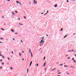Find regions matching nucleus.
I'll return each instance as SVG.
<instances>
[{"instance_id":"obj_13","label":"nucleus","mask_w":76,"mask_h":76,"mask_svg":"<svg viewBox=\"0 0 76 76\" xmlns=\"http://www.w3.org/2000/svg\"><path fill=\"white\" fill-rule=\"evenodd\" d=\"M1 30H2V31H4V29L3 28H1Z\"/></svg>"},{"instance_id":"obj_33","label":"nucleus","mask_w":76,"mask_h":76,"mask_svg":"<svg viewBox=\"0 0 76 76\" xmlns=\"http://www.w3.org/2000/svg\"><path fill=\"white\" fill-rule=\"evenodd\" d=\"M12 39H13V41H15V38H13Z\"/></svg>"},{"instance_id":"obj_37","label":"nucleus","mask_w":76,"mask_h":76,"mask_svg":"<svg viewBox=\"0 0 76 76\" xmlns=\"http://www.w3.org/2000/svg\"><path fill=\"white\" fill-rule=\"evenodd\" d=\"M41 14L42 15L43 14H44V12L41 13Z\"/></svg>"},{"instance_id":"obj_64","label":"nucleus","mask_w":76,"mask_h":76,"mask_svg":"<svg viewBox=\"0 0 76 76\" xmlns=\"http://www.w3.org/2000/svg\"><path fill=\"white\" fill-rule=\"evenodd\" d=\"M7 51H8V49H7Z\"/></svg>"},{"instance_id":"obj_16","label":"nucleus","mask_w":76,"mask_h":76,"mask_svg":"<svg viewBox=\"0 0 76 76\" xmlns=\"http://www.w3.org/2000/svg\"><path fill=\"white\" fill-rule=\"evenodd\" d=\"M10 69H11V70H13V68H12V67H11L10 68Z\"/></svg>"},{"instance_id":"obj_18","label":"nucleus","mask_w":76,"mask_h":76,"mask_svg":"<svg viewBox=\"0 0 76 76\" xmlns=\"http://www.w3.org/2000/svg\"><path fill=\"white\" fill-rule=\"evenodd\" d=\"M19 25H23V24H22L19 23Z\"/></svg>"},{"instance_id":"obj_36","label":"nucleus","mask_w":76,"mask_h":76,"mask_svg":"<svg viewBox=\"0 0 76 76\" xmlns=\"http://www.w3.org/2000/svg\"><path fill=\"white\" fill-rule=\"evenodd\" d=\"M7 58L9 60H10V59L9 58Z\"/></svg>"},{"instance_id":"obj_1","label":"nucleus","mask_w":76,"mask_h":76,"mask_svg":"<svg viewBox=\"0 0 76 76\" xmlns=\"http://www.w3.org/2000/svg\"><path fill=\"white\" fill-rule=\"evenodd\" d=\"M39 43V44H41L42 43V45H43L44 44V41H43L42 40H41L40 42Z\"/></svg>"},{"instance_id":"obj_44","label":"nucleus","mask_w":76,"mask_h":76,"mask_svg":"<svg viewBox=\"0 0 76 76\" xmlns=\"http://www.w3.org/2000/svg\"><path fill=\"white\" fill-rule=\"evenodd\" d=\"M0 69H2V67H1V66L0 67Z\"/></svg>"},{"instance_id":"obj_55","label":"nucleus","mask_w":76,"mask_h":76,"mask_svg":"<svg viewBox=\"0 0 76 76\" xmlns=\"http://www.w3.org/2000/svg\"><path fill=\"white\" fill-rule=\"evenodd\" d=\"M0 43H3V42H2L1 41H0Z\"/></svg>"},{"instance_id":"obj_57","label":"nucleus","mask_w":76,"mask_h":76,"mask_svg":"<svg viewBox=\"0 0 76 76\" xmlns=\"http://www.w3.org/2000/svg\"><path fill=\"white\" fill-rule=\"evenodd\" d=\"M2 18H4V16H2Z\"/></svg>"},{"instance_id":"obj_29","label":"nucleus","mask_w":76,"mask_h":76,"mask_svg":"<svg viewBox=\"0 0 76 76\" xmlns=\"http://www.w3.org/2000/svg\"><path fill=\"white\" fill-rule=\"evenodd\" d=\"M45 58V57H44L43 58V60H44Z\"/></svg>"},{"instance_id":"obj_56","label":"nucleus","mask_w":76,"mask_h":76,"mask_svg":"<svg viewBox=\"0 0 76 76\" xmlns=\"http://www.w3.org/2000/svg\"><path fill=\"white\" fill-rule=\"evenodd\" d=\"M15 34H18L17 33H15Z\"/></svg>"},{"instance_id":"obj_9","label":"nucleus","mask_w":76,"mask_h":76,"mask_svg":"<svg viewBox=\"0 0 76 76\" xmlns=\"http://www.w3.org/2000/svg\"><path fill=\"white\" fill-rule=\"evenodd\" d=\"M3 56V55H1V52H0V56Z\"/></svg>"},{"instance_id":"obj_14","label":"nucleus","mask_w":76,"mask_h":76,"mask_svg":"<svg viewBox=\"0 0 76 76\" xmlns=\"http://www.w3.org/2000/svg\"><path fill=\"white\" fill-rule=\"evenodd\" d=\"M56 68H54L53 69V70H52V71H53V70H56Z\"/></svg>"},{"instance_id":"obj_53","label":"nucleus","mask_w":76,"mask_h":76,"mask_svg":"<svg viewBox=\"0 0 76 76\" xmlns=\"http://www.w3.org/2000/svg\"><path fill=\"white\" fill-rule=\"evenodd\" d=\"M67 74L68 75H69V73L67 72Z\"/></svg>"},{"instance_id":"obj_26","label":"nucleus","mask_w":76,"mask_h":76,"mask_svg":"<svg viewBox=\"0 0 76 76\" xmlns=\"http://www.w3.org/2000/svg\"><path fill=\"white\" fill-rule=\"evenodd\" d=\"M24 19H26V17L24 16Z\"/></svg>"},{"instance_id":"obj_10","label":"nucleus","mask_w":76,"mask_h":76,"mask_svg":"<svg viewBox=\"0 0 76 76\" xmlns=\"http://www.w3.org/2000/svg\"><path fill=\"white\" fill-rule=\"evenodd\" d=\"M45 64H46V63L45 62L44 63V64H43V66L44 67V66H45Z\"/></svg>"},{"instance_id":"obj_7","label":"nucleus","mask_w":76,"mask_h":76,"mask_svg":"<svg viewBox=\"0 0 76 76\" xmlns=\"http://www.w3.org/2000/svg\"><path fill=\"white\" fill-rule=\"evenodd\" d=\"M57 4H55L54 6V7H57Z\"/></svg>"},{"instance_id":"obj_22","label":"nucleus","mask_w":76,"mask_h":76,"mask_svg":"<svg viewBox=\"0 0 76 76\" xmlns=\"http://www.w3.org/2000/svg\"><path fill=\"white\" fill-rule=\"evenodd\" d=\"M11 53H12V54H13V51H11Z\"/></svg>"},{"instance_id":"obj_54","label":"nucleus","mask_w":76,"mask_h":76,"mask_svg":"<svg viewBox=\"0 0 76 76\" xmlns=\"http://www.w3.org/2000/svg\"><path fill=\"white\" fill-rule=\"evenodd\" d=\"M7 64L8 65H9V63H7Z\"/></svg>"},{"instance_id":"obj_47","label":"nucleus","mask_w":76,"mask_h":76,"mask_svg":"<svg viewBox=\"0 0 76 76\" xmlns=\"http://www.w3.org/2000/svg\"><path fill=\"white\" fill-rule=\"evenodd\" d=\"M72 51H74V50H71Z\"/></svg>"},{"instance_id":"obj_30","label":"nucleus","mask_w":76,"mask_h":76,"mask_svg":"<svg viewBox=\"0 0 76 76\" xmlns=\"http://www.w3.org/2000/svg\"><path fill=\"white\" fill-rule=\"evenodd\" d=\"M73 62H74V63H76V61H75V60H74Z\"/></svg>"},{"instance_id":"obj_49","label":"nucleus","mask_w":76,"mask_h":76,"mask_svg":"<svg viewBox=\"0 0 76 76\" xmlns=\"http://www.w3.org/2000/svg\"><path fill=\"white\" fill-rule=\"evenodd\" d=\"M75 56L76 57V53L75 55Z\"/></svg>"},{"instance_id":"obj_46","label":"nucleus","mask_w":76,"mask_h":76,"mask_svg":"<svg viewBox=\"0 0 76 76\" xmlns=\"http://www.w3.org/2000/svg\"><path fill=\"white\" fill-rule=\"evenodd\" d=\"M21 42H23L22 40H21Z\"/></svg>"},{"instance_id":"obj_42","label":"nucleus","mask_w":76,"mask_h":76,"mask_svg":"<svg viewBox=\"0 0 76 76\" xmlns=\"http://www.w3.org/2000/svg\"><path fill=\"white\" fill-rule=\"evenodd\" d=\"M22 60H23V61L24 60V59L23 58L22 59Z\"/></svg>"},{"instance_id":"obj_38","label":"nucleus","mask_w":76,"mask_h":76,"mask_svg":"<svg viewBox=\"0 0 76 76\" xmlns=\"http://www.w3.org/2000/svg\"><path fill=\"white\" fill-rule=\"evenodd\" d=\"M72 60H74V58H72Z\"/></svg>"},{"instance_id":"obj_12","label":"nucleus","mask_w":76,"mask_h":76,"mask_svg":"<svg viewBox=\"0 0 76 76\" xmlns=\"http://www.w3.org/2000/svg\"><path fill=\"white\" fill-rule=\"evenodd\" d=\"M67 35H66L65 36H64V38H66L67 37Z\"/></svg>"},{"instance_id":"obj_43","label":"nucleus","mask_w":76,"mask_h":76,"mask_svg":"<svg viewBox=\"0 0 76 76\" xmlns=\"http://www.w3.org/2000/svg\"><path fill=\"white\" fill-rule=\"evenodd\" d=\"M66 2H69V1H68V0H66Z\"/></svg>"},{"instance_id":"obj_62","label":"nucleus","mask_w":76,"mask_h":76,"mask_svg":"<svg viewBox=\"0 0 76 76\" xmlns=\"http://www.w3.org/2000/svg\"><path fill=\"white\" fill-rule=\"evenodd\" d=\"M57 76H60V75H58Z\"/></svg>"},{"instance_id":"obj_45","label":"nucleus","mask_w":76,"mask_h":76,"mask_svg":"<svg viewBox=\"0 0 76 76\" xmlns=\"http://www.w3.org/2000/svg\"><path fill=\"white\" fill-rule=\"evenodd\" d=\"M46 14H47V13H45V14H44V15H45H45H46Z\"/></svg>"},{"instance_id":"obj_25","label":"nucleus","mask_w":76,"mask_h":76,"mask_svg":"<svg viewBox=\"0 0 76 76\" xmlns=\"http://www.w3.org/2000/svg\"><path fill=\"white\" fill-rule=\"evenodd\" d=\"M2 65H4V62H2Z\"/></svg>"},{"instance_id":"obj_50","label":"nucleus","mask_w":76,"mask_h":76,"mask_svg":"<svg viewBox=\"0 0 76 76\" xmlns=\"http://www.w3.org/2000/svg\"><path fill=\"white\" fill-rule=\"evenodd\" d=\"M0 61H2V60L1 59V60H0Z\"/></svg>"},{"instance_id":"obj_40","label":"nucleus","mask_w":76,"mask_h":76,"mask_svg":"<svg viewBox=\"0 0 76 76\" xmlns=\"http://www.w3.org/2000/svg\"><path fill=\"white\" fill-rule=\"evenodd\" d=\"M2 57H3L4 58V57L3 56H2Z\"/></svg>"},{"instance_id":"obj_8","label":"nucleus","mask_w":76,"mask_h":76,"mask_svg":"<svg viewBox=\"0 0 76 76\" xmlns=\"http://www.w3.org/2000/svg\"><path fill=\"white\" fill-rule=\"evenodd\" d=\"M12 15H15V14L14 13V12H12Z\"/></svg>"},{"instance_id":"obj_34","label":"nucleus","mask_w":76,"mask_h":76,"mask_svg":"<svg viewBox=\"0 0 76 76\" xmlns=\"http://www.w3.org/2000/svg\"><path fill=\"white\" fill-rule=\"evenodd\" d=\"M15 13H18V11H15Z\"/></svg>"},{"instance_id":"obj_17","label":"nucleus","mask_w":76,"mask_h":76,"mask_svg":"<svg viewBox=\"0 0 76 76\" xmlns=\"http://www.w3.org/2000/svg\"><path fill=\"white\" fill-rule=\"evenodd\" d=\"M28 71H29V70L28 69V68L27 69V73L28 72Z\"/></svg>"},{"instance_id":"obj_32","label":"nucleus","mask_w":76,"mask_h":76,"mask_svg":"<svg viewBox=\"0 0 76 76\" xmlns=\"http://www.w3.org/2000/svg\"><path fill=\"white\" fill-rule=\"evenodd\" d=\"M60 31H63V29H61Z\"/></svg>"},{"instance_id":"obj_61","label":"nucleus","mask_w":76,"mask_h":76,"mask_svg":"<svg viewBox=\"0 0 76 76\" xmlns=\"http://www.w3.org/2000/svg\"><path fill=\"white\" fill-rule=\"evenodd\" d=\"M46 36H47V37H48V35H46Z\"/></svg>"},{"instance_id":"obj_48","label":"nucleus","mask_w":76,"mask_h":76,"mask_svg":"<svg viewBox=\"0 0 76 76\" xmlns=\"http://www.w3.org/2000/svg\"><path fill=\"white\" fill-rule=\"evenodd\" d=\"M22 53H24V51H22Z\"/></svg>"},{"instance_id":"obj_5","label":"nucleus","mask_w":76,"mask_h":76,"mask_svg":"<svg viewBox=\"0 0 76 76\" xmlns=\"http://www.w3.org/2000/svg\"><path fill=\"white\" fill-rule=\"evenodd\" d=\"M11 31H12V32H15V31H14V30H13V29H11Z\"/></svg>"},{"instance_id":"obj_15","label":"nucleus","mask_w":76,"mask_h":76,"mask_svg":"<svg viewBox=\"0 0 76 76\" xmlns=\"http://www.w3.org/2000/svg\"><path fill=\"white\" fill-rule=\"evenodd\" d=\"M19 55H20V56H22V55L21 54V53H19Z\"/></svg>"},{"instance_id":"obj_41","label":"nucleus","mask_w":76,"mask_h":76,"mask_svg":"<svg viewBox=\"0 0 76 76\" xmlns=\"http://www.w3.org/2000/svg\"><path fill=\"white\" fill-rule=\"evenodd\" d=\"M7 1H10V0H7Z\"/></svg>"},{"instance_id":"obj_27","label":"nucleus","mask_w":76,"mask_h":76,"mask_svg":"<svg viewBox=\"0 0 76 76\" xmlns=\"http://www.w3.org/2000/svg\"><path fill=\"white\" fill-rule=\"evenodd\" d=\"M0 39H3V38H0Z\"/></svg>"},{"instance_id":"obj_21","label":"nucleus","mask_w":76,"mask_h":76,"mask_svg":"<svg viewBox=\"0 0 76 76\" xmlns=\"http://www.w3.org/2000/svg\"><path fill=\"white\" fill-rule=\"evenodd\" d=\"M48 12H49V11L48 10H47V12L46 13H48Z\"/></svg>"},{"instance_id":"obj_23","label":"nucleus","mask_w":76,"mask_h":76,"mask_svg":"<svg viewBox=\"0 0 76 76\" xmlns=\"http://www.w3.org/2000/svg\"><path fill=\"white\" fill-rule=\"evenodd\" d=\"M71 68H74V66H70Z\"/></svg>"},{"instance_id":"obj_20","label":"nucleus","mask_w":76,"mask_h":76,"mask_svg":"<svg viewBox=\"0 0 76 76\" xmlns=\"http://www.w3.org/2000/svg\"><path fill=\"white\" fill-rule=\"evenodd\" d=\"M64 67H67V66L66 65H64Z\"/></svg>"},{"instance_id":"obj_52","label":"nucleus","mask_w":76,"mask_h":76,"mask_svg":"<svg viewBox=\"0 0 76 76\" xmlns=\"http://www.w3.org/2000/svg\"><path fill=\"white\" fill-rule=\"evenodd\" d=\"M60 73H61V72H58V74H60Z\"/></svg>"},{"instance_id":"obj_51","label":"nucleus","mask_w":76,"mask_h":76,"mask_svg":"<svg viewBox=\"0 0 76 76\" xmlns=\"http://www.w3.org/2000/svg\"><path fill=\"white\" fill-rule=\"evenodd\" d=\"M41 50V48H40L39 50V51H40Z\"/></svg>"},{"instance_id":"obj_59","label":"nucleus","mask_w":76,"mask_h":76,"mask_svg":"<svg viewBox=\"0 0 76 76\" xmlns=\"http://www.w3.org/2000/svg\"><path fill=\"white\" fill-rule=\"evenodd\" d=\"M67 56H68V55H66V56H65V57H67Z\"/></svg>"},{"instance_id":"obj_35","label":"nucleus","mask_w":76,"mask_h":76,"mask_svg":"<svg viewBox=\"0 0 76 76\" xmlns=\"http://www.w3.org/2000/svg\"><path fill=\"white\" fill-rule=\"evenodd\" d=\"M36 65L38 67V64H36Z\"/></svg>"},{"instance_id":"obj_63","label":"nucleus","mask_w":76,"mask_h":76,"mask_svg":"<svg viewBox=\"0 0 76 76\" xmlns=\"http://www.w3.org/2000/svg\"><path fill=\"white\" fill-rule=\"evenodd\" d=\"M59 70H58L57 72H59Z\"/></svg>"},{"instance_id":"obj_19","label":"nucleus","mask_w":76,"mask_h":76,"mask_svg":"<svg viewBox=\"0 0 76 76\" xmlns=\"http://www.w3.org/2000/svg\"><path fill=\"white\" fill-rule=\"evenodd\" d=\"M31 57H32L33 56H32V53H31Z\"/></svg>"},{"instance_id":"obj_11","label":"nucleus","mask_w":76,"mask_h":76,"mask_svg":"<svg viewBox=\"0 0 76 76\" xmlns=\"http://www.w3.org/2000/svg\"><path fill=\"white\" fill-rule=\"evenodd\" d=\"M16 1V3H17V4H19V2L18 1Z\"/></svg>"},{"instance_id":"obj_6","label":"nucleus","mask_w":76,"mask_h":76,"mask_svg":"<svg viewBox=\"0 0 76 76\" xmlns=\"http://www.w3.org/2000/svg\"><path fill=\"white\" fill-rule=\"evenodd\" d=\"M29 52L30 53H31V49H29Z\"/></svg>"},{"instance_id":"obj_3","label":"nucleus","mask_w":76,"mask_h":76,"mask_svg":"<svg viewBox=\"0 0 76 76\" xmlns=\"http://www.w3.org/2000/svg\"><path fill=\"white\" fill-rule=\"evenodd\" d=\"M32 61H31L30 64V65H29V67L31 66V64H32Z\"/></svg>"},{"instance_id":"obj_2","label":"nucleus","mask_w":76,"mask_h":76,"mask_svg":"<svg viewBox=\"0 0 76 76\" xmlns=\"http://www.w3.org/2000/svg\"><path fill=\"white\" fill-rule=\"evenodd\" d=\"M40 39H41V40H43V41H44V37H41L40 38Z\"/></svg>"},{"instance_id":"obj_28","label":"nucleus","mask_w":76,"mask_h":76,"mask_svg":"<svg viewBox=\"0 0 76 76\" xmlns=\"http://www.w3.org/2000/svg\"><path fill=\"white\" fill-rule=\"evenodd\" d=\"M62 65H63V64H60L59 65V66H62Z\"/></svg>"},{"instance_id":"obj_31","label":"nucleus","mask_w":76,"mask_h":76,"mask_svg":"<svg viewBox=\"0 0 76 76\" xmlns=\"http://www.w3.org/2000/svg\"><path fill=\"white\" fill-rule=\"evenodd\" d=\"M18 4H19L20 5H22V4H20V2H19Z\"/></svg>"},{"instance_id":"obj_39","label":"nucleus","mask_w":76,"mask_h":76,"mask_svg":"<svg viewBox=\"0 0 76 76\" xmlns=\"http://www.w3.org/2000/svg\"><path fill=\"white\" fill-rule=\"evenodd\" d=\"M70 58L69 57H68V58H67V59H70Z\"/></svg>"},{"instance_id":"obj_60","label":"nucleus","mask_w":76,"mask_h":76,"mask_svg":"<svg viewBox=\"0 0 76 76\" xmlns=\"http://www.w3.org/2000/svg\"><path fill=\"white\" fill-rule=\"evenodd\" d=\"M75 35V33H74L73 34V35Z\"/></svg>"},{"instance_id":"obj_4","label":"nucleus","mask_w":76,"mask_h":76,"mask_svg":"<svg viewBox=\"0 0 76 76\" xmlns=\"http://www.w3.org/2000/svg\"><path fill=\"white\" fill-rule=\"evenodd\" d=\"M34 3H35V4H37V2H36V1L35 0H34Z\"/></svg>"},{"instance_id":"obj_58","label":"nucleus","mask_w":76,"mask_h":76,"mask_svg":"<svg viewBox=\"0 0 76 76\" xmlns=\"http://www.w3.org/2000/svg\"><path fill=\"white\" fill-rule=\"evenodd\" d=\"M18 20H20V18H18Z\"/></svg>"},{"instance_id":"obj_24","label":"nucleus","mask_w":76,"mask_h":76,"mask_svg":"<svg viewBox=\"0 0 76 76\" xmlns=\"http://www.w3.org/2000/svg\"><path fill=\"white\" fill-rule=\"evenodd\" d=\"M68 52H69V53H70L71 52V50H68Z\"/></svg>"}]
</instances>
